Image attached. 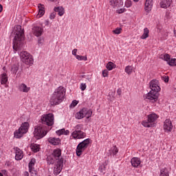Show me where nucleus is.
<instances>
[{
  "mask_svg": "<svg viewBox=\"0 0 176 176\" xmlns=\"http://www.w3.org/2000/svg\"><path fill=\"white\" fill-rule=\"evenodd\" d=\"M148 36H149V30L148 29V28H145L144 29V33L141 36V39H146Z\"/></svg>",
  "mask_w": 176,
  "mask_h": 176,
  "instance_id": "nucleus-29",
  "label": "nucleus"
},
{
  "mask_svg": "<svg viewBox=\"0 0 176 176\" xmlns=\"http://www.w3.org/2000/svg\"><path fill=\"white\" fill-rule=\"evenodd\" d=\"M117 94H118V96H121V94H122V89H118L117 90Z\"/></svg>",
  "mask_w": 176,
  "mask_h": 176,
  "instance_id": "nucleus-54",
  "label": "nucleus"
},
{
  "mask_svg": "<svg viewBox=\"0 0 176 176\" xmlns=\"http://www.w3.org/2000/svg\"><path fill=\"white\" fill-rule=\"evenodd\" d=\"M171 2H173V0H162L160 2V6L163 9H167V8H170L171 6Z\"/></svg>",
  "mask_w": 176,
  "mask_h": 176,
  "instance_id": "nucleus-15",
  "label": "nucleus"
},
{
  "mask_svg": "<svg viewBox=\"0 0 176 176\" xmlns=\"http://www.w3.org/2000/svg\"><path fill=\"white\" fill-rule=\"evenodd\" d=\"M49 1H50V2H56V1L57 0H49Z\"/></svg>",
  "mask_w": 176,
  "mask_h": 176,
  "instance_id": "nucleus-59",
  "label": "nucleus"
},
{
  "mask_svg": "<svg viewBox=\"0 0 176 176\" xmlns=\"http://www.w3.org/2000/svg\"><path fill=\"white\" fill-rule=\"evenodd\" d=\"M157 118H159V116L156 113H153L148 116L147 121H142V124L144 127H153L155 124L152 123H155V122L157 120Z\"/></svg>",
  "mask_w": 176,
  "mask_h": 176,
  "instance_id": "nucleus-9",
  "label": "nucleus"
},
{
  "mask_svg": "<svg viewBox=\"0 0 176 176\" xmlns=\"http://www.w3.org/2000/svg\"><path fill=\"white\" fill-rule=\"evenodd\" d=\"M122 32V28H117L116 30H113V33L116 34V35H119Z\"/></svg>",
  "mask_w": 176,
  "mask_h": 176,
  "instance_id": "nucleus-37",
  "label": "nucleus"
},
{
  "mask_svg": "<svg viewBox=\"0 0 176 176\" xmlns=\"http://www.w3.org/2000/svg\"><path fill=\"white\" fill-rule=\"evenodd\" d=\"M125 72L128 74V75H131L133 72V66L128 65L125 67Z\"/></svg>",
  "mask_w": 176,
  "mask_h": 176,
  "instance_id": "nucleus-33",
  "label": "nucleus"
},
{
  "mask_svg": "<svg viewBox=\"0 0 176 176\" xmlns=\"http://www.w3.org/2000/svg\"><path fill=\"white\" fill-rule=\"evenodd\" d=\"M14 34L15 36L13 40L12 47L15 52H17L18 50H21L24 45L23 43V41H24V30L21 28V25H16L14 28Z\"/></svg>",
  "mask_w": 176,
  "mask_h": 176,
  "instance_id": "nucleus-1",
  "label": "nucleus"
},
{
  "mask_svg": "<svg viewBox=\"0 0 176 176\" xmlns=\"http://www.w3.org/2000/svg\"><path fill=\"white\" fill-rule=\"evenodd\" d=\"M32 176H38V173L34 169H32L31 170H29Z\"/></svg>",
  "mask_w": 176,
  "mask_h": 176,
  "instance_id": "nucleus-40",
  "label": "nucleus"
},
{
  "mask_svg": "<svg viewBox=\"0 0 176 176\" xmlns=\"http://www.w3.org/2000/svg\"><path fill=\"white\" fill-rule=\"evenodd\" d=\"M152 6H153V0H146L144 9L146 13L152 10Z\"/></svg>",
  "mask_w": 176,
  "mask_h": 176,
  "instance_id": "nucleus-14",
  "label": "nucleus"
},
{
  "mask_svg": "<svg viewBox=\"0 0 176 176\" xmlns=\"http://www.w3.org/2000/svg\"><path fill=\"white\" fill-rule=\"evenodd\" d=\"M57 135H63V134H64V129H59L58 131H56Z\"/></svg>",
  "mask_w": 176,
  "mask_h": 176,
  "instance_id": "nucleus-41",
  "label": "nucleus"
},
{
  "mask_svg": "<svg viewBox=\"0 0 176 176\" xmlns=\"http://www.w3.org/2000/svg\"><path fill=\"white\" fill-rule=\"evenodd\" d=\"M78 102L76 100H73L70 104V108H74V107L78 105Z\"/></svg>",
  "mask_w": 176,
  "mask_h": 176,
  "instance_id": "nucleus-39",
  "label": "nucleus"
},
{
  "mask_svg": "<svg viewBox=\"0 0 176 176\" xmlns=\"http://www.w3.org/2000/svg\"><path fill=\"white\" fill-rule=\"evenodd\" d=\"M33 134L36 140H41L47 134V131L45 125L40 124L38 126H35Z\"/></svg>",
  "mask_w": 176,
  "mask_h": 176,
  "instance_id": "nucleus-5",
  "label": "nucleus"
},
{
  "mask_svg": "<svg viewBox=\"0 0 176 176\" xmlns=\"http://www.w3.org/2000/svg\"><path fill=\"white\" fill-rule=\"evenodd\" d=\"M43 41H44V40H43V37L38 38V43L39 45H42V43H43Z\"/></svg>",
  "mask_w": 176,
  "mask_h": 176,
  "instance_id": "nucleus-48",
  "label": "nucleus"
},
{
  "mask_svg": "<svg viewBox=\"0 0 176 176\" xmlns=\"http://www.w3.org/2000/svg\"><path fill=\"white\" fill-rule=\"evenodd\" d=\"M45 14V6L41 3L38 4V17H42Z\"/></svg>",
  "mask_w": 176,
  "mask_h": 176,
  "instance_id": "nucleus-23",
  "label": "nucleus"
},
{
  "mask_svg": "<svg viewBox=\"0 0 176 176\" xmlns=\"http://www.w3.org/2000/svg\"><path fill=\"white\" fill-rule=\"evenodd\" d=\"M3 10V7L0 4V12Z\"/></svg>",
  "mask_w": 176,
  "mask_h": 176,
  "instance_id": "nucleus-57",
  "label": "nucleus"
},
{
  "mask_svg": "<svg viewBox=\"0 0 176 176\" xmlns=\"http://www.w3.org/2000/svg\"><path fill=\"white\" fill-rule=\"evenodd\" d=\"M140 0H133V2H138Z\"/></svg>",
  "mask_w": 176,
  "mask_h": 176,
  "instance_id": "nucleus-60",
  "label": "nucleus"
},
{
  "mask_svg": "<svg viewBox=\"0 0 176 176\" xmlns=\"http://www.w3.org/2000/svg\"><path fill=\"white\" fill-rule=\"evenodd\" d=\"M72 135L73 138L76 140H80L81 138H85L86 137V133L78 130V131H74L72 133Z\"/></svg>",
  "mask_w": 176,
  "mask_h": 176,
  "instance_id": "nucleus-11",
  "label": "nucleus"
},
{
  "mask_svg": "<svg viewBox=\"0 0 176 176\" xmlns=\"http://www.w3.org/2000/svg\"><path fill=\"white\" fill-rule=\"evenodd\" d=\"M116 65H115V63H113V62H109L107 64V69L109 71H112V69H113V68H116Z\"/></svg>",
  "mask_w": 176,
  "mask_h": 176,
  "instance_id": "nucleus-31",
  "label": "nucleus"
},
{
  "mask_svg": "<svg viewBox=\"0 0 176 176\" xmlns=\"http://www.w3.org/2000/svg\"><path fill=\"white\" fill-rule=\"evenodd\" d=\"M164 129L165 131H171L173 130V123L171 120L167 119L165 120L164 124Z\"/></svg>",
  "mask_w": 176,
  "mask_h": 176,
  "instance_id": "nucleus-13",
  "label": "nucleus"
},
{
  "mask_svg": "<svg viewBox=\"0 0 176 176\" xmlns=\"http://www.w3.org/2000/svg\"><path fill=\"white\" fill-rule=\"evenodd\" d=\"M131 163L133 167L137 168L140 166V164H141V159L134 157L131 159Z\"/></svg>",
  "mask_w": 176,
  "mask_h": 176,
  "instance_id": "nucleus-17",
  "label": "nucleus"
},
{
  "mask_svg": "<svg viewBox=\"0 0 176 176\" xmlns=\"http://www.w3.org/2000/svg\"><path fill=\"white\" fill-rule=\"evenodd\" d=\"M21 60L26 65H32L34 64V58H32V55L30 54L27 51H22L19 53Z\"/></svg>",
  "mask_w": 176,
  "mask_h": 176,
  "instance_id": "nucleus-7",
  "label": "nucleus"
},
{
  "mask_svg": "<svg viewBox=\"0 0 176 176\" xmlns=\"http://www.w3.org/2000/svg\"><path fill=\"white\" fill-rule=\"evenodd\" d=\"M118 152H119V151L118 150V147H116V146H113L107 153L111 156V155H116Z\"/></svg>",
  "mask_w": 176,
  "mask_h": 176,
  "instance_id": "nucleus-28",
  "label": "nucleus"
},
{
  "mask_svg": "<svg viewBox=\"0 0 176 176\" xmlns=\"http://www.w3.org/2000/svg\"><path fill=\"white\" fill-rule=\"evenodd\" d=\"M77 52H78V49H74L72 51V54H73V56H75L76 58V56H78V54H76Z\"/></svg>",
  "mask_w": 176,
  "mask_h": 176,
  "instance_id": "nucleus-49",
  "label": "nucleus"
},
{
  "mask_svg": "<svg viewBox=\"0 0 176 176\" xmlns=\"http://www.w3.org/2000/svg\"><path fill=\"white\" fill-rule=\"evenodd\" d=\"M48 142L51 144L52 145H60L61 144V140L60 138H48Z\"/></svg>",
  "mask_w": 176,
  "mask_h": 176,
  "instance_id": "nucleus-16",
  "label": "nucleus"
},
{
  "mask_svg": "<svg viewBox=\"0 0 176 176\" xmlns=\"http://www.w3.org/2000/svg\"><path fill=\"white\" fill-rule=\"evenodd\" d=\"M30 148L32 151L34 152V153H36V152H39V151L41 150V146L36 144H32Z\"/></svg>",
  "mask_w": 176,
  "mask_h": 176,
  "instance_id": "nucleus-24",
  "label": "nucleus"
},
{
  "mask_svg": "<svg viewBox=\"0 0 176 176\" xmlns=\"http://www.w3.org/2000/svg\"><path fill=\"white\" fill-rule=\"evenodd\" d=\"M102 76L104 78H107L108 76V70H107V69L103 70Z\"/></svg>",
  "mask_w": 176,
  "mask_h": 176,
  "instance_id": "nucleus-45",
  "label": "nucleus"
},
{
  "mask_svg": "<svg viewBox=\"0 0 176 176\" xmlns=\"http://www.w3.org/2000/svg\"><path fill=\"white\" fill-rule=\"evenodd\" d=\"M17 71H19V65H14L11 68V72L12 74H17Z\"/></svg>",
  "mask_w": 176,
  "mask_h": 176,
  "instance_id": "nucleus-35",
  "label": "nucleus"
},
{
  "mask_svg": "<svg viewBox=\"0 0 176 176\" xmlns=\"http://www.w3.org/2000/svg\"><path fill=\"white\" fill-rule=\"evenodd\" d=\"M126 10V8H121L118 10V13L119 14H122V13H124V11Z\"/></svg>",
  "mask_w": 176,
  "mask_h": 176,
  "instance_id": "nucleus-50",
  "label": "nucleus"
},
{
  "mask_svg": "<svg viewBox=\"0 0 176 176\" xmlns=\"http://www.w3.org/2000/svg\"><path fill=\"white\" fill-rule=\"evenodd\" d=\"M160 176H169L168 169L167 168L161 169Z\"/></svg>",
  "mask_w": 176,
  "mask_h": 176,
  "instance_id": "nucleus-30",
  "label": "nucleus"
},
{
  "mask_svg": "<svg viewBox=\"0 0 176 176\" xmlns=\"http://www.w3.org/2000/svg\"><path fill=\"white\" fill-rule=\"evenodd\" d=\"M162 79L164 82H165V83H168V76H162Z\"/></svg>",
  "mask_w": 176,
  "mask_h": 176,
  "instance_id": "nucleus-47",
  "label": "nucleus"
},
{
  "mask_svg": "<svg viewBox=\"0 0 176 176\" xmlns=\"http://www.w3.org/2000/svg\"><path fill=\"white\" fill-rule=\"evenodd\" d=\"M51 155L56 160V166L54 168V174L58 175L60 172L63 170V167H64V158L61 156V149L54 150Z\"/></svg>",
  "mask_w": 176,
  "mask_h": 176,
  "instance_id": "nucleus-3",
  "label": "nucleus"
},
{
  "mask_svg": "<svg viewBox=\"0 0 176 176\" xmlns=\"http://www.w3.org/2000/svg\"><path fill=\"white\" fill-rule=\"evenodd\" d=\"M50 19L51 20H53L54 19H56V12H55L51 13V14L50 15Z\"/></svg>",
  "mask_w": 176,
  "mask_h": 176,
  "instance_id": "nucleus-46",
  "label": "nucleus"
},
{
  "mask_svg": "<svg viewBox=\"0 0 176 176\" xmlns=\"http://www.w3.org/2000/svg\"><path fill=\"white\" fill-rule=\"evenodd\" d=\"M86 83H81L80 89L82 90V91H85V90H86Z\"/></svg>",
  "mask_w": 176,
  "mask_h": 176,
  "instance_id": "nucleus-43",
  "label": "nucleus"
},
{
  "mask_svg": "<svg viewBox=\"0 0 176 176\" xmlns=\"http://www.w3.org/2000/svg\"><path fill=\"white\" fill-rule=\"evenodd\" d=\"M24 134H25V132H24V131H23V129L19 128L18 130H16L14 131V137L15 138H21V137H23V135H24Z\"/></svg>",
  "mask_w": 176,
  "mask_h": 176,
  "instance_id": "nucleus-20",
  "label": "nucleus"
},
{
  "mask_svg": "<svg viewBox=\"0 0 176 176\" xmlns=\"http://www.w3.org/2000/svg\"><path fill=\"white\" fill-rule=\"evenodd\" d=\"M47 164H54L55 163V167H56L57 160L54 157H52V155H51L47 157Z\"/></svg>",
  "mask_w": 176,
  "mask_h": 176,
  "instance_id": "nucleus-22",
  "label": "nucleus"
},
{
  "mask_svg": "<svg viewBox=\"0 0 176 176\" xmlns=\"http://www.w3.org/2000/svg\"><path fill=\"white\" fill-rule=\"evenodd\" d=\"M168 65L170 67H175L176 65V58H171L168 63Z\"/></svg>",
  "mask_w": 176,
  "mask_h": 176,
  "instance_id": "nucleus-36",
  "label": "nucleus"
},
{
  "mask_svg": "<svg viewBox=\"0 0 176 176\" xmlns=\"http://www.w3.org/2000/svg\"><path fill=\"white\" fill-rule=\"evenodd\" d=\"M29 127H30V124H28V122H23L22 123L19 129H21V130L24 131V133H27V131H28Z\"/></svg>",
  "mask_w": 176,
  "mask_h": 176,
  "instance_id": "nucleus-26",
  "label": "nucleus"
},
{
  "mask_svg": "<svg viewBox=\"0 0 176 176\" xmlns=\"http://www.w3.org/2000/svg\"><path fill=\"white\" fill-rule=\"evenodd\" d=\"M19 91H23V93H28L30 91V88L27 87V85L24 83L20 84L18 87Z\"/></svg>",
  "mask_w": 176,
  "mask_h": 176,
  "instance_id": "nucleus-19",
  "label": "nucleus"
},
{
  "mask_svg": "<svg viewBox=\"0 0 176 176\" xmlns=\"http://www.w3.org/2000/svg\"><path fill=\"white\" fill-rule=\"evenodd\" d=\"M164 59L168 63L170 60H171L170 54H166L165 55H164Z\"/></svg>",
  "mask_w": 176,
  "mask_h": 176,
  "instance_id": "nucleus-38",
  "label": "nucleus"
},
{
  "mask_svg": "<svg viewBox=\"0 0 176 176\" xmlns=\"http://www.w3.org/2000/svg\"><path fill=\"white\" fill-rule=\"evenodd\" d=\"M82 78H86V76H85V75L82 76Z\"/></svg>",
  "mask_w": 176,
  "mask_h": 176,
  "instance_id": "nucleus-63",
  "label": "nucleus"
},
{
  "mask_svg": "<svg viewBox=\"0 0 176 176\" xmlns=\"http://www.w3.org/2000/svg\"><path fill=\"white\" fill-rule=\"evenodd\" d=\"M91 115H93V111L91 109H89L87 108H82L80 111L77 112L76 114V119H83V118H86L89 119V118H91Z\"/></svg>",
  "mask_w": 176,
  "mask_h": 176,
  "instance_id": "nucleus-8",
  "label": "nucleus"
},
{
  "mask_svg": "<svg viewBox=\"0 0 176 176\" xmlns=\"http://www.w3.org/2000/svg\"><path fill=\"white\" fill-rule=\"evenodd\" d=\"M151 91L147 94V100H151L152 102H156L159 98V91H160L161 88L159 86V80H152L150 83Z\"/></svg>",
  "mask_w": 176,
  "mask_h": 176,
  "instance_id": "nucleus-2",
  "label": "nucleus"
},
{
  "mask_svg": "<svg viewBox=\"0 0 176 176\" xmlns=\"http://www.w3.org/2000/svg\"><path fill=\"white\" fill-rule=\"evenodd\" d=\"M35 163H36V160H35V158H32L28 164L29 171H31L32 169H35Z\"/></svg>",
  "mask_w": 176,
  "mask_h": 176,
  "instance_id": "nucleus-25",
  "label": "nucleus"
},
{
  "mask_svg": "<svg viewBox=\"0 0 176 176\" xmlns=\"http://www.w3.org/2000/svg\"><path fill=\"white\" fill-rule=\"evenodd\" d=\"M0 176H3V174H2V173H0Z\"/></svg>",
  "mask_w": 176,
  "mask_h": 176,
  "instance_id": "nucleus-61",
  "label": "nucleus"
},
{
  "mask_svg": "<svg viewBox=\"0 0 176 176\" xmlns=\"http://www.w3.org/2000/svg\"><path fill=\"white\" fill-rule=\"evenodd\" d=\"M111 5H115L116 3H118V0H110Z\"/></svg>",
  "mask_w": 176,
  "mask_h": 176,
  "instance_id": "nucleus-51",
  "label": "nucleus"
},
{
  "mask_svg": "<svg viewBox=\"0 0 176 176\" xmlns=\"http://www.w3.org/2000/svg\"><path fill=\"white\" fill-rule=\"evenodd\" d=\"M107 166H108V162L106 161L103 164L99 166L98 170L100 171V173H104V171H105Z\"/></svg>",
  "mask_w": 176,
  "mask_h": 176,
  "instance_id": "nucleus-32",
  "label": "nucleus"
},
{
  "mask_svg": "<svg viewBox=\"0 0 176 176\" xmlns=\"http://www.w3.org/2000/svg\"><path fill=\"white\" fill-rule=\"evenodd\" d=\"M45 25H49V21H45Z\"/></svg>",
  "mask_w": 176,
  "mask_h": 176,
  "instance_id": "nucleus-58",
  "label": "nucleus"
},
{
  "mask_svg": "<svg viewBox=\"0 0 176 176\" xmlns=\"http://www.w3.org/2000/svg\"><path fill=\"white\" fill-rule=\"evenodd\" d=\"M132 3H131V1L129 0H126L125 2V6L126 8H130L131 6Z\"/></svg>",
  "mask_w": 176,
  "mask_h": 176,
  "instance_id": "nucleus-42",
  "label": "nucleus"
},
{
  "mask_svg": "<svg viewBox=\"0 0 176 176\" xmlns=\"http://www.w3.org/2000/svg\"><path fill=\"white\" fill-rule=\"evenodd\" d=\"M76 58H77V60H79L80 61H87V56H80L78 55L76 56Z\"/></svg>",
  "mask_w": 176,
  "mask_h": 176,
  "instance_id": "nucleus-34",
  "label": "nucleus"
},
{
  "mask_svg": "<svg viewBox=\"0 0 176 176\" xmlns=\"http://www.w3.org/2000/svg\"><path fill=\"white\" fill-rule=\"evenodd\" d=\"M65 96V89L63 87H59L55 90L50 98V102L51 105H58V104L63 102Z\"/></svg>",
  "mask_w": 176,
  "mask_h": 176,
  "instance_id": "nucleus-4",
  "label": "nucleus"
},
{
  "mask_svg": "<svg viewBox=\"0 0 176 176\" xmlns=\"http://www.w3.org/2000/svg\"><path fill=\"white\" fill-rule=\"evenodd\" d=\"M63 134H64V135H69V130H66V131H65V129H64Z\"/></svg>",
  "mask_w": 176,
  "mask_h": 176,
  "instance_id": "nucleus-52",
  "label": "nucleus"
},
{
  "mask_svg": "<svg viewBox=\"0 0 176 176\" xmlns=\"http://www.w3.org/2000/svg\"><path fill=\"white\" fill-rule=\"evenodd\" d=\"M6 69V67H3V69L5 71V69Z\"/></svg>",
  "mask_w": 176,
  "mask_h": 176,
  "instance_id": "nucleus-62",
  "label": "nucleus"
},
{
  "mask_svg": "<svg viewBox=\"0 0 176 176\" xmlns=\"http://www.w3.org/2000/svg\"><path fill=\"white\" fill-rule=\"evenodd\" d=\"M1 173H2V174H3L4 175H8V170H1Z\"/></svg>",
  "mask_w": 176,
  "mask_h": 176,
  "instance_id": "nucleus-53",
  "label": "nucleus"
},
{
  "mask_svg": "<svg viewBox=\"0 0 176 176\" xmlns=\"http://www.w3.org/2000/svg\"><path fill=\"white\" fill-rule=\"evenodd\" d=\"M85 78L89 80V82H91V77H85Z\"/></svg>",
  "mask_w": 176,
  "mask_h": 176,
  "instance_id": "nucleus-55",
  "label": "nucleus"
},
{
  "mask_svg": "<svg viewBox=\"0 0 176 176\" xmlns=\"http://www.w3.org/2000/svg\"><path fill=\"white\" fill-rule=\"evenodd\" d=\"M7 82H8V74H6V73H3L1 74V85H6Z\"/></svg>",
  "mask_w": 176,
  "mask_h": 176,
  "instance_id": "nucleus-27",
  "label": "nucleus"
},
{
  "mask_svg": "<svg viewBox=\"0 0 176 176\" xmlns=\"http://www.w3.org/2000/svg\"><path fill=\"white\" fill-rule=\"evenodd\" d=\"M16 155H15V159L16 160H21L23 159V151H21L19 147H16Z\"/></svg>",
  "mask_w": 176,
  "mask_h": 176,
  "instance_id": "nucleus-18",
  "label": "nucleus"
},
{
  "mask_svg": "<svg viewBox=\"0 0 176 176\" xmlns=\"http://www.w3.org/2000/svg\"><path fill=\"white\" fill-rule=\"evenodd\" d=\"M33 34L35 36H41L43 34V28L39 26H34L32 28Z\"/></svg>",
  "mask_w": 176,
  "mask_h": 176,
  "instance_id": "nucleus-12",
  "label": "nucleus"
},
{
  "mask_svg": "<svg viewBox=\"0 0 176 176\" xmlns=\"http://www.w3.org/2000/svg\"><path fill=\"white\" fill-rule=\"evenodd\" d=\"M82 127H83V125H82V124H77V125L76 126V130H75V131H79V130H82Z\"/></svg>",
  "mask_w": 176,
  "mask_h": 176,
  "instance_id": "nucleus-44",
  "label": "nucleus"
},
{
  "mask_svg": "<svg viewBox=\"0 0 176 176\" xmlns=\"http://www.w3.org/2000/svg\"><path fill=\"white\" fill-rule=\"evenodd\" d=\"M91 141V140H90V138H87L78 144L76 149V153L77 156H82V153H83V152H85V150L87 148L89 145H90Z\"/></svg>",
  "mask_w": 176,
  "mask_h": 176,
  "instance_id": "nucleus-6",
  "label": "nucleus"
},
{
  "mask_svg": "<svg viewBox=\"0 0 176 176\" xmlns=\"http://www.w3.org/2000/svg\"><path fill=\"white\" fill-rule=\"evenodd\" d=\"M54 10L55 13H56V12H57L58 16H63L64 13H65V10L62 6L55 7Z\"/></svg>",
  "mask_w": 176,
  "mask_h": 176,
  "instance_id": "nucleus-21",
  "label": "nucleus"
},
{
  "mask_svg": "<svg viewBox=\"0 0 176 176\" xmlns=\"http://www.w3.org/2000/svg\"><path fill=\"white\" fill-rule=\"evenodd\" d=\"M24 176H30V173H28V171H25V172L24 173Z\"/></svg>",
  "mask_w": 176,
  "mask_h": 176,
  "instance_id": "nucleus-56",
  "label": "nucleus"
},
{
  "mask_svg": "<svg viewBox=\"0 0 176 176\" xmlns=\"http://www.w3.org/2000/svg\"><path fill=\"white\" fill-rule=\"evenodd\" d=\"M43 126L46 124L47 126H53L54 124V116L53 113H49L44 115L41 119Z\"/></svg>",
  "mask_w": 176,
  "mask_h": 176,
  "instance_id": "nucleus-10",
  "label": "nucleus"
}]
</instances>
